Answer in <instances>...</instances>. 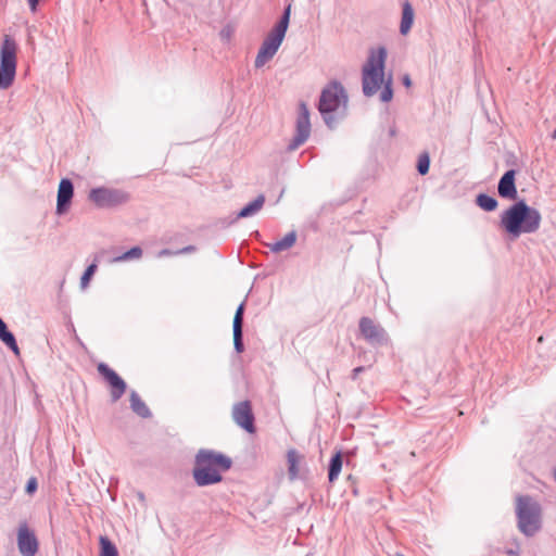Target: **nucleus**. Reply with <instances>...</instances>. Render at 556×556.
Segmentation results:
<instances>
[{
	"mask_svg": "<svg viewBox=\"0 0 556 556\" xmlns=\"http://www.w3.org/2000/svg\"><path fill=\"white\" fill-rule=\"evenodd\" d=\"M542 215L525 200L515 201L501 215V226L514 239L522 233H534L540 229Z\"/></svg>",
	"mask_w": 556,
	"mask_h": 556,
	"instance_id": "1",
	"label": "nucleus"
},
{
	"mask_svg": "<svg viewBox=\"0 0 556 556\" xmlns=\"http://www.w3.org/2000/svg\"><path fill=\"white\" fill-rule=\"evenodd\" d=\"M230 457L214 450L201 448L194 457L192 477L198 486H207L223 481L222 472L231 468Z\"/></svg>",
	"mask_w": 556,
	"mask_h": 556,
	"instance_id": "2",
	"label": "nucleus"
},
{
	"mask_svg": "<svg viewBox=\"0 0 556 556\" xmlns=\"http://www.w3.org/2000/svg\"><path fill=\"white\" fill-rule=\"evenodd\" d=\"M387 49L379 47L369 53L367 62L362 70V87L366 97H372L383 85Z\"/></svg>",
	"mask_w": 556,
	"mask_h": 556,
	"instance_id": "3",
	"label": "nucleus"
},
{
	"mask_svg": "<svg viewBox=\"0 0 556 556\" xmlns=\"http://www.w3.org/2000/svg\"><path fill=\"white\" fill-rule=\"evenodd\" d=\"M516 517L518 530L528 538L534 536L542 528V509L530 495L516 497Z\"/></svg>",
	"mask_w": 556,
	"mask_h": 556,
	"instance_id": "4",
	"label": "nucleus"
},
{
	"mask_svg": "<svg viewBox=\"0 0 556 556\" xmlns=\"http://www.w3.org/2000/svg\"><path fill=\"white\" fill-rule=\"evenodd\" d=\"M291 15V4H288L282 15L276 25L270 29L265 39L263 40L258 52L256 54L254 65L256 68L263 67L268 61H270L275 54L277 53L279 47L281 46L286 33L289 27Z\"/></svg>",
	"mask_w": 556,
	"mask_h": 556,
	"instance_id": "5",
	"label": "nucleus"
},
{
	"mask_svg": "<svg viewBox=\"0 0 556 556\" xmlns=\"http://www.w3.org/2000/svg\"><path fill=\"white\" fill-rule=\"evenodd\" d=\"M346 103L348 94L340 81L332 80L321 90L318 110L325 124L329 128H333L338 122L332 114L338 111L341 105L345 108Z\"/></svg>",
	"mask_w": 556,
	"mask_h": 556,
	"instance_id": "6",
	"label": "nucleus"
},
{
	"mask_svg": "<svg viewBox=\"0 0 556 556\" xmlns=\"http://www.w3.org/2000/svg\"><path fill=\"white\" fill-rule=\"evenodd\" d=\"M17 43L13 36L3 35L0 45V89L10 88L16 76Z\"/></svg>",
	"mask_w": 556,
	"mask_h": 556,
	"instance_id": "7",
	"label": "nucleus"
},
{
	"mask_svg": "<svg viewBox=\"0 0 556 556\" xmlns=\"http://www.w3.org/2000/svg\"><path fill=\"white\" fill-rule=\"evenodd\" d=\"M88 198L92 203H94L96 206L100 208L114 207L126 203L129 199L126 192L105 187L91 189Z\"/></svg>",
	"mask_w": 556,
	"mask_h": 556,
	"instance_id": "8",
	"label": "nucleus"
},
{
	"mask_svg": "<svg viewBox=\"0 0 556 556\" xmlns=\"http://www.w3.org/2000/svg\"><path fill=\"white\" fill-rule=\"evenodd\" d=\"M311 135L309 110L305 102L299 103L298 117L295 122V135L289 142L288 151H295Z\"/></svg>",
	"mask_w": 556,
	"mask_h": 556,
	"instance_id": "9",
	"label": "nucleus"
},
{
	"mask_svg": "<svg viewBox=\"0 0 556 556\" xmlns=\"http://www.w3.org/2000/svg\"><path fill=\"white\" fill-rule=\"evenodd\" d=\"M358 328L362 337L372 346L387 345L389 337L382 326L376 324L369 317H362L358 321Z\"/></svg>",
	"mask_w": 556,
	"mask_h": 556,
	"instance_id": "10",
	"label": "nucleus"
},
{
	"mask_svg": "<svg viewBox=\"0 0 556 556\" xmlns=\"http://www.w3.org/2000/svg\"><path fill=\"white\" fill-rule=\"evenodd\" d=\"M231 417L235 424L248 433H255V416L249 400L235 403L231 409Z\"/></svg>",
	"mask_w": 556,
	"mask_h": 556,
	"instance_id": "11",
	"label": "nucleus"
},
{
	"mask_svg": "<svg viewBox=\"0 0 556 556\" xmlns=\"http://www.w3.org/2000/svg\"><path fill=\"white\" fill-rule=\"evenodd\" d=\"M99 374L105 379L111 387V399L112 402H117L125 393L127 384L122 377L117 375L106 364L100 363L98 365Z\"/></svg>",
	"mask_w": 556,
	"mask_h": 556,
	"instance_id": "12",
	"label": "nucleus"
},
{
	"mask_svg": "<svg viewBox=\"0 0 556 556\" xmlns=\"http://www.w3.org/2000/svg\"><path fill=\"white\" fill-rule=\"evenodd\" d=\"M17 547L23 556H35L38 552V540L26 522L18 527Z\"/></svg>",
	"mask_w": 556,
	"mask_h": 556,
	"instance_id": "13",
	"label": "nucleus"
},
{
	"mask_svg": "<svg viewBox=\"0 0 556 556\" xmlns=\"http://www.w3.org/2000/svg\"><path fill=\"white\" fill-rule=\"evenodd\" d=\"M74 195V185L71 179L62 178L56 195V214L63 215L70 208Z\"/></svg>",
	"mask_w": 556,
	"mask_h": 556,
	"instance_id": "14",
	"label": "nucleus"
},
{
	"mask_svg": "<svg viewBox=\"0 0 556 556\" xmlns=\"http://www.w3.org/2000/svg\"><path fill=\"white\" fill-rule=\"evenodd\" d=\"M516 170L515 169H508L504 173V175L501 177L498 185H497V191L498 195L503 199L507 200H516L518 197L517 188H516Z\"/></svg>",
	"mask_w": 556,
	"mask_h": 556,
	"instance_id": "15",
	"label": "nucleus"
},
{
	"mask_svg": "<svg viewBox=\"0 0 556 556\" xmlns=\"http://www.w3.org/2000/svg\"><path fill=\"white\" fill-rule=\"evenodd\" d=\"M245 302L239 304L236 309L232 321L233 346L237 353L244 351L243 343V316H244Z\"/></svg>",
	"mask_w": 556,
	"mask_h": 556,
	"instance_id": "16",
	"label": "nucleus"
},
{
	"mask_svg": "<svg viewBox=\"0 0 556 556\" xmlns=\"http://www.w3.org/2000/svg\"><path fill=\"white\" fill-rule=\"evenodd\" d=\"M302 460L303 455H301L296 450L291 448L287 452L288 477L291 481L300 478V464Z\"/></svg>",
	"mask_w": 556,
	"mask_h": 556,
	"instance_id": "17",
	"label": "nucleus"
},
{
	"mask_svg": "<svg viewBox=\"0 0 556 556\" xmlns=\"http://www.w3.org/2000/svg\"><path fill=\"white\" fill-rule=\"evenodd\" d=\"M0 340L4 345H7L13 352V354L15 356L18 357L21 355V351L17 345L15 336L13 334V332H11L8 329L7 324L3 321V319L1 317H0Z\"/></svg>",
	"mask_w": 556,
	"mask_h": 556,
	"instance_id": "18",
	"label": "nucleus"
},
{
	"mask_svg": "<svg viewBox=\"0 0 556 556\" xmlns=\"http://www.w3.org/2000/svg\"><path fill=\"white\" fill-rule=\"evenodd\" d=\"M414 9L412 4L406 0L402 5V18L400 24V33L402 35H406L410 30L414 23Z\"/></svg>",
	"mask_w": 556,
	"mask_h": 556,
	"instance_id": "19",
	"label": "nucleus"
},
{
	"mask_svg": "<svg viewBox=\"0 0 556 556\" xmlns=\"http://www.w3.org/2000/svg\"><path fill=\"white\" fill-rule=\"evenodd\" d=\"M296 232L292 230L288 232L282 239L273 243H267L266 245L269 248L271 252L279 253L292 248L296 242Z\"/></svg>",
	"mask_w": 556,
	"mask_h": 556,
	"instance_id": "20",
	"label": "nucleus"
},
{
	"mask_svg": "<svg viewBox=\"0 0 556 556\" xmlns=\"http://www.w3.org/2000/svg\"><path fill=\"white\" fill-rule=\"evenodd\" d=\"M130 408L135 414L140 416L141 418L151 417V410L147 406V404L141 400L139 394L136 391H131L129 396Z\"/></svg>",
	"mask_w": 556,
	"mask_h": 556,
	"instance_id": "21",
	"label": "nucleus"
},
{
	"mask_svg": "<svg viewBox=\"0 0 556 556\" xmlns=\"http://www.w3.org/2000/svg\"><path fill=\"white\" fill-rule=\"evenodd\" d=\"M265 197L260 194L255 200L243 206L237 214V218H245L256 214L264 205Z\"/></svg>",
	"mask_w": 556,
	"mask_h": 556,
	"instance_id": "22",
	"label": "nucleus"
},
{
	"mask_svg": "<svg viewBox=\"0 0 556 556\" xmlns=\"http://www.w3.org/2000/svg\"><path fill=\"white\" fill-rule=\"evenodd\" d=\"M342 464H343L342 453L339 451L330 458V462H329V466H328L329 482L333 483L338 479V477L341 472V469H342Z\"/></svg>",
	"mask_w": 556,
	"mask_h": 556,
	"instance_id": "23",
	"label": "nucleus"
},
{
	"mask_svg": "<svg viewBox=\"0 0 556 556\" xmlns=\"http://www.w3.org/2000/svg\"><path fill=\"white\" fill-rule=\"evenodd\" d=\"M477 205L485 212H493L496 210L498 202L494 197L486 193H480L476 198Z\"/></svg>",
	"mask_w": 556,
	"mask_h": 556,
	"instance_id": "24",
	"label": "nucleus"
},
{
	"mask_svg": "<svg viewBox=\"0 0 556 556\" xmlns=\"http://www.w3.org/2000/svg\"><path fill=\"white\" fill-rule=\"evenodd\" d=\"M142 254H143V251L140 247H132L125 253H123L118 256H115L112 260V262L119 263V262H127V261H131V260H139V258H141Z\"/></svg>",
	"mask_w": 556,
	"mask_h": 556,
	"instance_id": "25",
	"label": "nucleus"
},
{
	"mask_svg": "<svg viewBox=\"0 0 556 556\" xmlns=\"http://www.w3.org/2000/svg\"><path fill=\"white\" fill-rule=\"evenodd\" d=\"M100 556H118L116 546L106 536L100 538Z\"/></svg>",
	"mask_w": 556,
	"mask_h": 556,
	"instance_id": "26",
	"label": "nucleus"
},
{
	"mask_svg": "<svg viewBox=\"0 0 556 556\" xmlns=\"http://www.w3.org/2000/svg\"><path fill=\"white\" fill-rule=\"evenodd\" d=\"M98 260H99V256L96 255L94 256V262L90 265L87 266V268L85 269L81 278H80V286L81 288H86L90 281V279L92 278V276L94 275V273L97 271V268H98Z\"/></svg>",
	"mask_w": 556,
	"mask_h": 556,
	"instance_id": "27",
	"label": "nucleus"
},
{
	"mask_svg": "<svg viewBox=\"0 0 556 556\" xmlns=\"http://www.w3.org/2000/svg\"><path fill=\"white\" fill-rule=\"evenodd\" d=\"M430 167V155L427 151L422 152L417 162V172L419 175L425 176L428 174Z\"/></svg>",
	"mask_w": 556,
	"mask_h": 556,
	"instance_id": "28",
	"label": "nucleus"
},
{
	"mask_svg": "<svg viewBox=\"0 0 556 556\" xmlns=\"http://www.w3.org/2000/svg\"><path fill=\"white\" fill-rule=\"evenodd\" d=\"M393 98V88H392V78L389 77L384 83H383V89L380 93V100L382 102H389L391 101Z\"/></svg>",
	"mask_w": 556,
	"mask_h": 556,
	"instance_id": "29",
	"label": "nucleus"
},
{
	"mask_svg": "<svg viewBox=\"0 0 556 556\" xmlns=\"http://www.w3.org/2000/svg\"><path fill=\"white\" fill-rule=\"evenodd\" d=\"M37 488H38L37 479L33 477L27 481L25 491L27 494H33L37 490Z\"/></svg>",
	"mask_w": 556,
	"mask_h": 556,
	"instance_id": "30",
	"label": "nucleus"
},
{
	"mask_svg": "<svg viewBox=\"0 0 556 556\" xmlns=\"http://www.w3.org/2000/svg\"><path fill=\"white\" fill-rule=\"evenodd\" d=\"M195 251L194 245H187L178 251H175V254H187Z\"/></svg>",
	"mask_w": 556,
	"mask_h": 556,
	"instance_id": "31",
	"label": "nucleus"
},
{
	"mask_svg": "<svg viewBox=\"0 0 556 556\" xmlns=\"http://www.w3.org/2000/svg\"><path fill=\"white\" fill-rule=\"evenodd\" d=\"M363 371H365V367H364V366H358V367L354 368V369L352 370L351 378H352L353 380H355V379L358 377V375H359L361 372H363Z\"/></svg>",
	"mask_w": 556,
	"mask_h": 556,
	"instance_id": "32",
	"label": "nucleus"
},
{
	"mask_svg": "<svg viewBox=\"0 0 556 556\" xmlns=\"http://www.w3.org/2000/svg\"><path fill=\"white\" fill-rule=\"evenodd\" d=\"M402 83L406 88H409L412 86V79L408 74L403 75Z\"/></svg>",
	"mask_w": 556,
	"mask_h": 556,
	"instance_id": "33",
	"label": "nucleus"
},
{
	"mask_svg": "<svg viewBox=\"0 0 556 556\" xmlns=\"http://www.w3.org/2000/svg\"><path fill=\"white\" fill-rule=\"evenodd\" d=\"M169 255H176L175 251H172L169 249H163L159 252V256H169Z\"/></svg>",
	"mask_w": 556,
	"mask_h": 556,
	"instance_id": "34",
	"label": "nucleus"
},
{
	"mask_svg": "<svg viewBox=\"0 0 556 556\" xmlns=\"http://www.w3.org/2000/svg\"><path fill=\"white\" fill-rule=\"evenodd\" d=\"M40 0H27L29 9L35 12Z\"/></svg>",
	"mask_w": 556,
	"mask_h": 556,
	"instance_id": "35",
	"label": "nucleus"
},
{
	"mask_svg": "<svg viewBox=\"0 0 556 556\" xmlns=\"http://www.w3.org/2000/svg\"><path fill=\"white\" fill-rule=\"evenodd\" d=\"M508 556H518L519 555V548H508L505 552Z\"/></svg>",
	"mask_w": 556,
	"mask_h": 556,
	"instance_id": "36",
	"label": "nucleus"
},
{
	"mask_svg": "<svg viewBox=\"0 0 556 556\" xmlns=\"http://www.w3.org/2000/svg\"><path fill=\"white\" fill-rule=\"evenodd\" d=\"M553 138H555V139H556V128H555V129H554V131H553Z\"/></svg>",
	"mask_w": 556,
	"mask_h": 556,
	"instance_id": "37",
	"label": "nucleus"
},
{
	"mask_svg": "<svg viewBox=\"0 0 556 556\" xmlns=\"http://www.w3.org/2000/svg\"><path fill=\"white\" fill-rule=\"evenodd\" d=\"M553 476H554V478L556 480V468L553 470Z\"/></svg>",
	"mask_w": 556,
	"mask_h": 556,
	"instance_id": "38",
	"label": "nucleus"
}]
</instances>
